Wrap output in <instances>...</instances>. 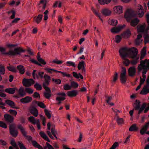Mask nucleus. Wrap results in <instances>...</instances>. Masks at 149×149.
Returning <instances> with one entry per match:
<instances>
[{
	"label": "nucleus",
	"mask_w": 149,
	"mask_h": 149,
	"mask_svg": "<svg viewBox=\"0 0 149 149\" xmlns=\"http://www.w3.org/2000/svg\"><path fill=\"white\" fill-rule=\"evenodd\" d=\"M6 49L5 48L0 47V51L2 52V54H4L8 55L10 56H15L16 55L19 54L22 52H24L25 50L23 49L22 48L20 47L15 48L14 51L10 50L8 52H3L5 51Z\"/></svg>",
	"instance_id": "f257e3e1"
},
{
	"label": "nucleus",
	"mask_w": 149,
	"mask_h": 149,
	"mask_svg": "<svg viewBox=\"0 0 149 149\" xmlns=\"http://www.w3.org/2000/svg\"><path fill=\"white\" fill-rule=\"evenodd\" d=\"M137 13L133 10H127L125 13L124 17L127 22H130L131 19L136 17Z\"/></svg>",
	"instance_id": "f03ea898"
},
{
	"label": "nucleus",
	"mask_w": 149,
	"mask_h": 149,
	"mask_svg": "<svg viewBox=\"0 0 149 149\" xmlns=\"http://www.w3.org/2000/svg\"><path fill=\"white\" fill-rule=\"evenodd\" d=\"M137 68L139 72H140L142 69L147 71L149 70V59L148 60L146 59L144 61H141Z\"/></svg>",
	"instance_id": "7ed1b4c3"
},
{
	"label": "nucleus",
	"mask_w": 149,
	"mask_h": 149,
	"mask_svg": "<svg viewBox=\"0 0 149 149\" xmlns=\"http://www.w3.org/2000/svg\"><path fill=\"white\" fill-rule=\"evenodd\" d=\"M16 126L14 123L10 124L9 126V131L10 135L13 137H16L18 134V131L15 130Z\"/></svg>",
	"instance_id": "20e7f679"
},
{
	"label": "nucleus",
	"mask_w": 149,
	"mask_h": 149,
	"mask_svg": "<svg viewBox=\"0 0 149 149\" xmlns=\"http://www.w3.org/2000/svg\"><path fill=\"white\" fill-rule=\"evenodd\" d=\"M138 53L137 49L134 47L128 48V56L132 58H134Z\"/></svg>",
	"instance_id": "39448f33"
},
{
	"label": "nucleus",
	"mask_w": 149,
	"mask_h": 149,
	"mask_svg": "<svg viewBox=\"0 0 149 149\" xmlns=\"http://www.w3.org/2000/svg\"><path fill=\"white\" fill-rule=\"evenodd\" d=\"M119 52L122 58L125 59V58L128 56V48H122L119 50Z\"/></svg>",
	"instance_id": "423d86ee"
},
{
	"label": "nucleus",
	"mask_w": 149,
	"mask_h": 149,
	"mask_svg": "<svg viewBox=\"0 0 149 149\" xmlns=\"http://www.w3.org/2000/svg\"><path fill=\"white\" fill-rule=\"evenodd\" d=\"M17 128L20 130L23 135L24 137H26L28 141H32V137L30 136L26 135V132L25 131L24 129L21 125H18L17 126Z\"/></svg>",
	"instance_id": "0eeeda50"
},
{
	"label": "nucleus",
	"mask_w": 149,
	"mask_h": 149,
	"mask_svg": "<svg viewBox=\"0 0 149 149\" xmlns=\"http://www.w3.org/2000/svg\"><path fill=\"white\" fill-rule=\"evenodd\" d=\"M35 83V81L32 79H26L24 78L22 81V84L26 87H29Z\"/></svg>",
	"instance_id": "6e6552de"
},
{
	"label": "nucleus",
	"mask_w": 149,
	"mask_h": 149,
	"mask_svg": "<svg viewBox=\"0 0 149 149\" xmlns=\"http://www.w3.org/2000/svg\"><path fill=\"white\" fill-rule=\"evenodd\" d=\"M36 71V70H33L32 72V76L33 79H35L36 77H35V75H36V77L38 79L40 78L41 79H42L44 78L43 75L44 74V72H42L39 71L38 72V74H36L35 72Z\"/></svg>",
	"instance_id": "1a4fd4ad"
},
{
	"label": "nucleus",
	"mask_w": 149,
	"mask_h": 149,
	"mask_svg": "<svg viewBox=\"0 0 149 149\" xmlns=\"http://www.w3.org/2000/svg\"><path fill=\"white\" fill-rule=\"evenodd\" d=\"M4 119L7 122L12 123L14 121V117L9 114H5L4 116Z\"/></svg>",
	"instance_id": "9d476101"
},
{
	"label": "nucleus",
	"mask_w": 149,
	"mask_h": 149,
	"mask_svg": "<svg viewBox=\"0 0 149 149\" xmlns=\"http://www.w3.org/2000/svg\"><path fill=\"white\" fill-rule=\"evenodd\" d=\"M30 112L35 117L38 115V109L34 106H31L29 109Z\"/></svg>",
	"instance_id": "9b49d317"
},
{
	"label": "nucleus",
	"mask_w": 149,
	"mask_h": 149,
	"mask_svg": "<svg viewBox=\"0 0 149 149\" xmlns=\"http://www.w3.org/2000/svg\"><path fill=\"white\" fill-rule=\"evenodd\" d=\"M5 103L8 106H10L11 108L17 109H19V107H16L15 104L13 101L9 100H7L5 101Z\"/></svg>",
	"instance_id": "f8f14e48"
},
{
	"label": "nucleus",
	"mask_w": 149,
	"mask_h": 149,
	"mask_svg": "<svg viewBox=\"0 0 149 149\" xmlns=\"http://www.w3.org/2000/svg\"><path fill=\"white\" fill-rule=\"evenodd\" d=\"M128 75L130 76L133 77L135 74L136 69L134 67L130 68L128 70Z\"/></svg>",
	"instance_id": "ddd939ff"
},
{
	"label": "nucleus",
	"mask_w": 149,
	"mask_h": 149,
	"mask_svg": "<svg viewBox=\"0 0 149 149\" xmlns=\"http://www.w3.org/2000/svg\"><path fill=\"white\" fill-rule=\"evenodd\" d=\"M125 26V25L124 24L123 26H118V27H113L111 29V32L113 33H117L119 32L120 30L123 29Z\"/></svg>",
	"instance_id": "4468645a"
},
{
	"label": "nucleus",
	"mask_w": 149,
	"mask_h": 149,
	"mask_svg": "<svg viewBox=\"0 0 149 149\" xmlns=\"http://www.w3.org/2000/svg\"><path fill=\"white\" fill-rule=\"evenodd\" d=\"M32 98L31 97L27 96L21 99L20 101L23 104L28 103L30 102L32 100Z\"/></svg>",
	"instance_id": "2eb2a0df"
},
{
	"label": "nucleus",
	"mask_w": 149,
	"mask_h": 149,
	"mask_svg": "<svg viewBox=\"0 0 149 149\" xmlns=\"http://www.w3.org/2000/svg\"><path fill=\"white\" fill-rule=\"evenodd\" d=\"M149 93V85L146 86V85L144 86L140 94L142 95H146Z\"/></svg>",
	"instance_id": "dca6fc26"
},
{
	"label": "nucleus",
	"mask_w": 149,
	"mask_h": 149,
	"mask_svg": "<svg viewBox=\"0 0 149 149\" xmlns=\"http://www.w3.org/2000/svg\"><path fill=\"white\" fill-rule=\"evenodd\" d=\"M17 88H6L5 90L6 92L10 94H13L15 92V90H17Z\"/></svg>",
	"instance_id": "f3484780"
},
{
	"label": "nucleus",
	"mask_w": 149,
	"mask_h": 149,
	"mask_svg": "<svg viewBox=\"0 0 149 149\" xmlns=\"http://www.w3.org/2000/svg\"><path fill=\"white\" fill-rule=\"evenodd\" d=\"M44 78L45 79V81L43 83V84L46 85H49V82L50 81V77L47 74H45L44 76Z\"/></svg>",
	"instance_id": "a211bd4d"
},
{
	"label": "nucleus",
	"mask_w": 149,
	"mask_h": 149,
	"mask_svg": "<svg viewBox=\"0 0 149 149\" xmlns=\"http://www.w3.org/2000/svg\"><path fill=\"white\" fill-rule=\"evenodd\" d=\"M131 34V32L129 29H127L121 34V36L123 38H127L130 37Z\"/></svg>",
	"instance_id": "6ab92c4d"
},
{
	"label": "nucleus",
	"mask_w": 149,
	"mask_h": 149,
	"mask_svg": "<svg viewBox=\"0 0 149 149\" xmlns=\"http://www.w3.org/2000/svg\"><path fill=\"white\" fill-rule=\"evenodd\" d=\"M148 124V123H146L145 125H144L140 130V133L141 135L144 134L146 132L147 130L149 127V125Z\"/></svg>",
	"instance_id": "aec40b11"
},
{
	"label": "nucleus",
	"mask_w": 149,
	"mask_h": 149,
	"mask_svg": "<svg viewBox=\"0 0 149 149\" xmlns=\"http://www.w3.org/2000/svg\"><path fill=\"white\" fill-rule=\"evenodd\" d=\"M140 103L141 102L139 100H136L135 102L133 104L134 110H138L139 109L141 106Z\"/></svg>",
	"instance_id": "412c9836"
},
{
	"label": "nucleus",
	"mask_w": 149,
	"mask_h": 149,
	"mask_svg": "<svg viewBox=\"0 0 149 149\" xmlns=\"http://www.w3.org/2000/svg\"><path fill=\"white\" fill-rule=\"evenodd\" d=\"M78 92L76 90H72L67 92L68 95L71 97L76 96Z\"/></svg>",
	"instance_id": "4be33fe9"
},
{
	"label": "nucleus",
	"mask_w": 149,
	"mask_h": 149,
	"mask_svg": "<svg viewBox=\"0 0 149 149\" xmlns=\"http://www.w3.org/2000/svg\"><path fill=\"white\" fill-rule=\"evenodd\" d=\"M139 20L137 18H135L131 20L130 25L134 27L139 23Z\"/></svg>",
	"instance_id": "5701e85b"
},
{
	"label": "nucleus",
	"mask_w": 149,
	"mask_h": 149,
	"mask_svg": "<svg viewBox=\"0 0 149 149\" xmlns=\"http://www.w3.org/2000/svg\"><path fill=\"white\" fill-rule=\"evenodd\" d=\"M36 57L38 61L41 64L44 65H45L46 64V62L45 61V60L40 58L39 52L38 53Z\"/></svg>",
	"instance_id": "b1692460"
},
{
	"label": "nucleus",
	"mask_w": 149,
	"mask_h": 149,
	"mask_svg": "<svg viewBox=\"0 0 149 149\" xmlns=\"http://www.w3.org/2000/svg\"><path fill=\"white\" fill-rule=\"evenodd\" d=\"M146 47H144L142 49L141 51V56L140 59L142 60V59L144 58L146 54Z\"/></svg>",
	"instance_id": "393cba45"
},
{
	"label": "nucleus",
	"mask_w": 149,
	"mask_h": 149,
	"mask_svg": "<svg viewBox=\"0 0 149 149\" xmlns=\"http://www.w3.org/2000/svg\"><path fill=\"white\" fill-rule=\"evenodd\" d=\"M139 129L138 127L136 126V124L132 125L130 127L129 131H137Z\"/></svg>",
	"instance_id": "a878e982"
},
{
	"label": "nucleus",
	"mask_w": 149,
	"mask_h": 149,
	"mask_svg": "<svg viewBox=\"0 0 149 149\" xmlns=\"http://www.w3.org/2000/svg\"><path fill=\"white\" fill-rule=\"evenodd\" d=\"M18 93L21 97H23L26 95V93L24 91V89L23 87L20 88L18 91Z\"/></svg>",
	"instance_id": "bb28decb"
},
{
	"label": "nucleus",
	"mask_w": 149,
	"mask_h": 149,
	"mask_svg": "<svg viewBox=\"0 0 149 149\" xmlns=\"http://www.w3.org/2000/svg\"><path fill=\"white\" fill-rule=\"evenodd\" d=\"M33 103H35L37 104L41 108H45L46 107V106L42 102L37 101L35 100L33 102Z\"/></svg>",
	"instance_id": "cd10ccee"
},
{
	"label": "nucleus",
	"mask_w": 149,
	"mask_h": 149,
	"mask_svg": "<svg viewBox=\"0 0 149 149\" xmlns=\"http://www.w3.org/2000/svg\"><path fill=\"white\" fill-rule=\"evenodd\" d=\"M47 2L46 0H41L40 1L39 5L42 7V9H44L46 7Z\"/></svg>",
	"instance_id": "c85d7f7f"
},
{
	"label": "nucleus",
	"mask_w": 149,
	"mask_h": 149,
	"mask_svg": "<svg viewBox=\"0 0 149 149\" xmlns=\"http://www.w3.org/2000/svg\"><path fill=\"white\" fill-rule=\"evenodd\" d=\"M17 69L19 71V73L21 74H23L25 72V69L24 66L22 65H19L17 66Z\"/></svg>",
	"instance_id": "c756f323"
},
{
	"label": "nucleus",
	"mask_w": 149,
	"mask_h": 149,
	"mask_svg": "<svg viewBox=\"0 0 149 149\" xmlns=\"http://www.w3.org/2000/svg\"><path fill=\"white\" fill-rule=\"evenodd\" d=\"M41 137L43 138L45 140L49 142H50V140L47 137L46 135L43 132H40L39 133Z\"/></svg>",
	"instance_id": "7c9ffc66"
},
{
	"label": "nucleus",
	"mask_w": 149,
	"mask_h": 149,
	"mask_svg": "<svg viewBox=\"0 0 149 149\" xmlns=\"http://www.w3.org/2000/svg\"><path fill=\"white\" fill-rule=\"evenodd\" d=\"M101 12L103 15L106 16H109L111 13L110 10H102Z\"/></svg>",
	"instance_id": "2f4dec72"
},
{
	"label": "nucleus",
	"mask_w": 149,
	"mask_h": 149,
	"mask_svg": "<svg viewBox=\"0 0 149 149\" xmlns=\"http://www.w3.org/2000/svg\"><path fill=\"white\" fill-rule=\"evenodd\" d=\"M9 66H7V68L10 71L12 72L16 73L17 72V70L15 68V67L14 66H11L10 65V64H9Z\"/></svg>",
	"instance_id": "473e14b6"
},
{
	"label": "nucleus",
	"mask_w": 149,
	"mask_h": 149,
	"mask_svg": "<svg viewBox=\"0 0 149 149\" xmlns=\"http://www.w3.org/2000/svg\"><path fill=\"white\" fill-rule=\"evenodd\" d=\"M33 145L35 147L39 149H43L42 147L35 141H32Z\"/></svg>",
	"instance_id": "72a5a7b5"
},
{
	"label": "nucleus",
	"mask_w": 149,
	"mask_h": 149,
	"mask_svg": "<svg viewBox=\"0 0 149 149\" xmlns=\"http://www.w3.org/2000/svg\"><path fill=\"white\" fill-rule=\"evenodd\" d=\"M72 74L73 77L76 79H78L80 78L81 79H83V77L80 73L78 74L75 72H72Z\"/></svg>",
	"instance_id": "f704fd0d"
},
{
	"label": "nucleus",
	"mask_w": 149,
	"mask_h": 149,
	"mask_svg": "<svg viewBox=\"0 0 149 149\" xmlns=\"http://www.w3.org/2000/svg\"><path fill=\"white\" fill-rule=\"evenodd\" d=\"M85 66V64L84 61H82L79 62L78 65V69L79 70H80L83 67Z\"/></svg>",
	"instance_id": "c9c22d12"
},
{
	"label": "nucleus",
	"mask_w": 149,
	"mask_h": 149,
	"mask_svg": "<svg viewBox=\"0 0 149 149\" xmlns=\"http://www.w3.org/2000/svg\"><path fill=\"white\" fill-rule=\"evenodd\" d=\"M5 73V66L3 65L0 64V74L3 75Z\"/></svg>",
	"instance_id": "e433bc0d"
},
{
	"label": "nucleus",
	"mask_w": 149,
	"mask_h": 149,
	"mask_svg": "<svg viewBox=\"0 0 149 149\" xmlns=\"http://www.w3.org/2000/svg\"><path fill=\"white\" fill-rule=\"evenodd\" d=\"M127 77L126 75H120V80L122 84H125L127 81Z\"/></svg>",
	"instance_id": "4c0bfd02"
},
{
	"label": "nucleus",
	"mask_w": 149,
	"mask_h": 149,
	"mask_svg": "<svg viewBox=\"0 0 149 149\" xmlns=\"http://www.w3.org/2000/svg\"><path fill=\"white\" fill-rule=\"evenodd\" d=\"M99 3L101 5L108 4L111 0H98Z\"/></svg>",
	"instance_id": "58836bf2"
},
{
	"label": "nucleus",
	"mask_w": 149,
	"mask_h": 149,
	"mask_svg": "<svg viewBox=\"0 0 149 149\" xmlns=\"http://www.w3.org/2000/svg\"><path fill=\"white\" fill-rule=\"evenodd\" d=\"M42 18V15H39L35 20V22L37 24L39 23L41 21Z\"/></svg>",
	"instance_id": "ea45409f"
},
{
	"label": "nucleus",
	"mask_w": 149,
	"mask_h": 149,
	"mask_svg": "<svg viewBox=\"0 0 149 149\" xmlns=\"http://www.w3.org/2000/svg\"><path fill=\"white\" fill-rule=\"evenodd\" d=\"M53 71L55 72H59V73L62 74H63V75L64 76H66V77H71V75L70 74H66V73L65 72H63L60 71H57L55 70H54V69H53Z\"/></svg>",
	"instance_id": "a19ab883"
},
{
	"label": "nucleus",
	"mask_w": 149,
	"mask_h": 149,
	"mask_svg": "<svg viewBox=\"0 0 149 149\" xmlns=\"http://www.w3.org/2000/svg\"><path fill=\"white\" fill-rule=\"evenodd\" d=\"M146 105V103H144L142 105L141 107L140 108V109L138 112V114H139L141 113L144 109L145 108Z\"/></svg>",
	"instance_id": "79ce46f5"
},
{
	"label": "nucleus",
	"mask_w": 149,
	"mask_h": 149,
	"mask_svg": "<svg viewBox=\"0 0 149 149\" xmlns=\"http://www.w3.org/2000/svg\"><path fill=\"white\" fill-rule=\"evenodd\" d=\"M28 120L33 124H35L36 123V121L35 118L33 116L29 117L28 118Z\"/></svg>",
	"instance_id": "37998d69"
},
{
	"label": "nucleus",
	"mask_w": 149,
	"mask_h": 149,
	"mask_svg": "<svg viewBox=\"0 0 149 149\" xmlns=\"http://www.w3.org/2000/svg\"><path fill=\"white\" fill-rule=\"evenodd\" d=\"M70 86L71 88H76L78 87L79 85L77 83L73 81L71 82Z\"/></svg>",
	"instance_id": "c03bdc74"
},
{
	"label": "nucleus",
	"mask_w": 149,
	"mask_h": 149,
	"mask_svg": "<svg viewBox=\"0 0 149 149\" xmlns=\"http://www.w3.org/2000/svg\"><path fill=\"white\" fill-rule=\"evenodd\" d=\"M117 121L118 124L121 125L124 123V120L123 118H120L119 116L117 117Z\"/></svg>",
	"instance_id": "a18cd8bd"
},
{
	"label": "nucleus",
	"mask_w": 149,
	"mask_h": 149,
	"mask_svg": "<svg viewBox=\"0 0 149 149\" xmlns=\"http://www.w3.org/2000/svg\"><path fill=\"white\" fill-rule=\"evenodd\" d=\"M17 143L20 149H26L22 142L18 141L17 142Z\"/></svg>",
	"instance_id": "49530a36"
},
{
	"label": "nucleus",
	"mask_w": 149,
	"mask_h": 149,
	"mask_svg": "<svg viewBox=\"0 0 149 149\" xmlns=\"http://www.w3.org/2000/svg\"><path fill=\"white\" fill-rule=\"evenodd\" d=\"M8 112L11 115L14 116H16L17 114V112L16 111L13 109L9 110L8 111Z\"/></svg>",
	"instance_id": "de8ad7c7"
},
{
	"label": "nucleus",
	"mask_w": 149,
	"mask_h": 149,
	"mask_svg": "<svg viewBox=\"0 0 149 149\" xmlns=\"http://www.w3.org/2000/svg\"><path fill=\"white\" fill-rule=\"evenodd\" d=\"M34 87L36 90H41L42 89V87L41 85L37 83H36L34 85Z\"/></svg>",
	"instance_id": "09e8293b"
},
{
	"label": "nucleus",
	"mask_w": 149,
	"mask_h": 149,
	"mask_svg": "<svg viewBox=\"0 0 149 149\" xmlns=\"http://www.w3.org/2000/svg\"><path fill=\"white\" fill-rule=\"evenodd\" d=\"M44 112L47 118L49 119L50 118L51 116L49 111L47 109H45L44 110Z\"/></svg>",
	"instance_id": "8fccbe9b"
},
{
	"label": "nucleus",
	"mask_w": 149,
	"mask_h": 149,
	"mask_svg": "<svg viewBox=\"0 0 149 149\" xmlns=\"http://www.w3.org/2000/svg\"><path fill=\"white\" fill-rule=\"evenodd\" d=\"M121 40V37L120 36L117 35L115 37V41L117 43H119Z\"/></svg>",
	"instance_id": "3c124183"
},
{
	"label": "nucleus",
	"mask_w": 149,
	"mask_h": 149,
	"mask_svg": "<svg viewBox=\"0 0 149 149\" xmlns=\"http://www.w3.org/2000/svg\"><path fill=\"white\" fill-rule=\"evenodd\" d=\"M145 25H142L140 26L139 27L138 29L139 32H143L144 31L145 29Z\"/></svg>",
	"instance_id": "603ef678"
},
{
	"label": "nucleus",
	"mask_w": 149,
	"mask_h": 149,
	"mask_svg": "<svg viewBox=\"0 0 149 149\" xmlns=\"http://www.w3.org/2000/svg\"><path fill=\"white\" fill-rule=\"evenodd\" d=\"M44 96L46 98L49 99L51 96V93L45 92L44 93Z\"/></svg>",
	"instance_id": "864d4df0"
},
{
	"label": "nucleus",
	"mask_w": 149,
	"mask_h": 149,
	"mask_svg": "<svg viewBox=\"0 0 149 149\" xmlns=\"http://www.w3.org/2000/svg\"><path fill=\"white\" fill-rule=\"evenodd\" d=\"M49 85H45L44 84H43V88H44L45 91L47 92H49L51 93V90L50 89V88L47 87V86H48Z\"/></svg>",
	"instance_id": "5fc2aeb1"
},
{
	"label": "nucleus",
	"mask_w": 149,
	"mask_h": 149,
	"mask_svg": "<svg viewBox=\"0 0 149 149\" xmlns=\"http://www.w3.org/2000/svg\"><path fill=\"white\" fill-rule=\"evenodd\" d=\"M143 10H139L138 12H136L137 13V14L139 15V17H143L144 14V12L143 11Z\"/></svg>",
	"instance_id": "6e6d98bb"
},
{
	"label": "nucleus",
	"mask_w": 149,
	"mask_h": 149,
	"mask_svg": "<svg viewBox=\"0 0 149 149\" xmlns=\"http://www.w3.org/2000/svg\"><path fill=\"white\" fill-rule=\"evenodd\" d=\"M119 146V143L118 142H115L112 145L110 149H115Z\"/></svg>",
	"instance_id": "4d7b16f0"
},
{
	"label": "nucleus",
	"mask_w": 149,
	"mask_h": 149,
	"mask_svg": "<svg viewBox=\"0 0 149 149\" xmlns=\"http://www.w3.org/2000/svg\"><path fill=\"white\" fill-rule=\"evenodd\" d=\"M25 91L26 93L29 94H32L33 91V90L30 88H26Z\"/></svg>",
	"instance_id": "13d9d810"
},
{
	"label": "nucleus",
	"mask_w": 149,
	"mask_h": 149,
	"mask_svg": "<svg viewBox=\"0 0 149 149\" xmlns=\"http://www.w3.org/2000/svg\"><path fill=\"white\" fill-rule=\"evenodd\" d=\"M71 89V86L69 84H67L64 85V89L65 90H70Z\"/></svg>",
	"instance_id": "bf43d9fd"
},
{
	"label": "nucleus",
	"mask_w": 149,
	"mask_h": 149,
	"mask_svg": "<svg viewBox=\"0 0 149 149\" xmlns=\"http://www.w3.org/2000/svg\"><path fill=\"white\" fill-rule=\"evenodd\" d=\"M123 60H124L123 62V64H124L126 66H128L130 63V61L128 59L125 58V59Z\"/></svg>",
	"instance_id": "052dcab7"
},
{
	"label": "nucleus",
	"mask_w": 149,
	"mask_h": 149,
	"mask_svg": "<svg viewBox=\"0 0 149 149\" xmlns=\"http://www.w3.org/2000/svg\"><path fill=\"white\" fill-rule=\"evenodd\" d=\"M118 74L116 72H115L113 76V81L114 82H116L118 79Z\"/></svg>",
	"instance_id": "680f3d73"
},
{
	"label": "nucleus",
	"mask_w": 149,
	"mask_h": 149,
	"mask_svg": "<svg viewBox=\"0 0 149 149\" xmlns=\"http://www.w3.org/2000/svg\"><path fill=\"white\" fill-rule=\"evenodd\" d=\"M10 13H12V15L10 16V18L11 19H13L15 17V12L13 10H12L8 12V13L9 14Z\"/></svg>",
	"instance_id": "e2e57ef3"
},
{
	"label": "nucleus",
	"mask_w": 149,
	"mask_h": 149,
	"mask_svg": "<svg viewBox=\"0 0 149 149\" xmlns=\"http://www.w3.org/2000/svg\"><path fill=\"white\" fill-rule=\"evenodd\" d=\"M144 42L145 43L149 42V35L148 34H146L144 37Z\"/></svg>",
	"instance_id": "0e129e2a"
},
{
	"label": "nucleus",
	"mask_w": 149,
	"mask_h": 149,
	"mask_svg": "<svg viewBox=\"0 0 149 149\" xmlns=\"http://www.w3.org/2000/svg\"><path fill=\"white\" fill-rule=\"evenodd\" d=\"M118 22L116 20L112 19L111 21V25L112 26H116Z\"/></svg>",
	"instance_id": "69168bd1"
},
{
	"label": "nucleus",
	"mask_w": 149,
	"mask_h": 149,
	"mask_svg": "<svg viewBox=\"0 0 149 149\" xmlns=\"http://www.w3.org/2000/svg\"><path fill=\"white\" fill-rule=\"evenodd\" d=\"M52 81L58 84H60L61 82V81L59 79H56L54 78H53L52 79Z\"/></svg>",
	"instance_id": "338daca9"
},
{
	"label": "nucleus",
	"mask_w": 149,
	"mask_h": 149,
	"mask_svg": "<svg viewBox=\"0 0 149 149\" xmlns=\"http://www.w3.org/2000/svg\"><path fill=\"white\" fill-rule=\"evenodd\" d=\"M0 127L4 128H7L6 124L2 121H0Z\"/></svg>",
	"instance_id": "774afa93"
}]
</instances>
